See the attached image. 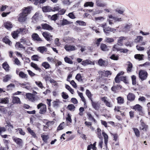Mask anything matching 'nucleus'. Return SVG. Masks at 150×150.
I'll return each mask as SVG.
<instances>
[{
    "label": "nucleus",
    "instance_id": "obj_1",
    "mask_svg": "<svg viewBox=\"0 0 150 150\" xmlns=\"http://www.w3.org/2000/svg\"><path fill=\"white\" fill-rule=\"evenodd\" d=\"M32 9V7L30 6L24 8L23 9L22 13L20 14V16L18 18V21L20 22L25 21L27 19V16L30 13Z\"/></svg>",
    "mask_w": 150,
    "mask_h": 150
},
{
    "label": "nucleus",
    "instance_id": "obj_2",
    "mask_svg": "<svg viewBox=\"0 0 150 150\" xmlns=\"http://www.w3.org/2000/svg\"><path fill=\"white\" fill-rule=\"evenodd\" d=\"M122 20L121 18L113 16L112 15H109L108 16L107 21L110 25L114 24V23L120 22Z\"/></svg>",
    "mask_w": 150,
    "mask_h": 150
},
{
    "label": "nucleus",
    "instance_id": "obj_3",
    "mask_svg": "<svg viewBox=\"0 0 150 150\" xmlns=\"http://www.w3.org/2000/svg\"><path fill=\"white\" fill-rule=\"evenodd\" d=\"M100 26L103 29V31L105 34L108 35L109 34L110 31L114 33L116 31V29L108 26L107 27V24L106 23H103L100 25Z\"/></svg>",
    "mask_w": 150,
    "mask_h": 150
},
{
    "label": "nucleus",
    "instance_id": "obj_4",
    "mask_svg": "<svg viewBox=\"0 0 150 150\" xmlns=\"http://www.w3.org/2000/svg\"><path fill=\"white\" fill-rule=\"evenodd\" d=\"M148 75L147 72L144 70H141L139 72V77L142 81L146 79Z\"/></svg>",
    "mask_w": 150,
    "mask_h": 150
},
{
    "label": "nucleus",
    "instance_id": "obj_5",
    "mask_svg": "<svg viewBox=\"0 0 150 150\" xmlns=\"http://www.w3.org/2000/svg\"><path fill=\"white\" fill-rule=\"evenodd\" d=\"M38 109H40L39 113L41 114H44L45 113L46 110V106L42 103L39 104L37 106Z\"/></svg>",
    "mask_w": 150,
    "mask_h": 150
},
{
    "label": "nucleus",
    "instance_id": "obj_6",
    "mask_svg": "<svg viewBox=\"0 0 150 150\" xmlns=\"http://www.w3.org/2000/svg\"><path fill=\"white\" fill-rule=\"evenodd\" d=\"M132 26L131 24L129 23L125 24V26L122 28V31L126 33L129 31H130L132 28Z\"/></svg>",
    "mask_w": 150,
    "mask_h": 150
},
{
    "label": "nucleus",
    "instance_id": "obj_7",
    "mask_svg": "<svg viewBox=\"0 0 150 150\" xmlns=\"http://www.w3.org/2000/svg\"><path fill=\"white\" fill-rule=\"evenodd\" d=\"M42 35L43 37L46 39L48 41H50L52 40V36L51 35L50 33H48V32H44L42 33Z\"/></svg>",
    "mask_w": 150,
    "mask_h": 150
},
{
    "label": "nucleus",
    "instance_id": "obj_8",
    "mask_svg": "<svg viewBox=\"0 0 150 150\" xmlns=\"http://www.w3.org/2000/svg\"><path fill=\"white\" fill-rule=\"evenodd\" d=\"M140 123L141 125L140 127V129L144 131H146L148 128V125H146L142 120H140Z\"/></svg>",
    "mask_w": 150,
    "mask_h": 150
},
{
    "label": "nucleus",
    "instance_id": "obj_9",
    "mask_svg": "<svg viewBox=\"0 0 150 150\" xmlns=\"http://www.w3.org/2000/svg\"><path fill=\"white\" fill-rule=\"evenodd\" d=\"M41 16V15L39 13L36 12L32 17V21L34 23L37 22Z\"/></svg>",
    "mask_w": 150,
    "mask_h": 150
},
{
    "label": "nucleus",
    "instance_id": "obj_10",
    "mask_svg": "<svg viewBox=\"0 0 150 150\" xmlns=\"http://www.w3.org/2000/svg\"><path fill=\"white\" fill-rule=\"evenodd\" d=\"M26 96L27 98L31 102H33L36 100L35 96L31 93H27L26 94Z\"/></svg>",
    "mask_w": 150,
    "mask_h": 150
},
{
    "label": "nucleus",
    "instance_id": "obj_11",
    "mask_svg": "<svg viewBox=\"0 0 150 150\" xmlns=\"http://www.w3.org/2000/svg\"><path fill=\"white\" fill-rule=\"evenodd\" d=\"M12 139L13 141L19 146H22L23 144V141L22 139L16 137H13Z\"/></svg>",
    "mask_w": 150,
    "mask_h": 150
},
{
    "label": "nucleus",
    "instance_id": "obj_12",
    "mask_svg": "<svg viewBox=\"0 0 150 150\" xmlns=\"http://www.w3.org/2000/svg\"><path fill=\"white\" fill-rule=\"evenodd\" d=\"M94 62H92L89 59H86L85 60H83L82 61L81 64L83 66H86L89 64H93L94 65Z\"/></svg>",
    "mask_w": 150,
    "mask_h": 150
},
{
    "label": "nucleus",
    "instance_id": "obj_13",
    "mask_svg": "<svg viewBox=\"0 0 150 150\" xmlns=\"http://www.w3.org/2000/svg\"><path fill=\"white\" fill-rule=\"evenodd\" d=\"M12 102L13 104H21V102L19 98L17 96H13L12 97Z\"/></svg>",
    "mask_w": 150,
    "mask_h": 150
},
{
    "label": "nucleus",
    "instance_id": "obj_14",
    "mask_svg": "<svg viewBox=\"0 0 150 150\" xmlns=\"http://www.w3.org/2000/svg\"><path fill=\"white\" fill-rule=\"evenodd\" d=\"M91 104L93 107L96 110L99 109L100 105L98 102H93L92 100H91Z\"/></svg>",
    "mask_w": 150,
    "mask_h": 150
},
{
    "label": "nucleus",
    "instance_id": "obj_15",
    "mask_svg": "<svg viewBox=\"0 0 150 150\" xmlns=\"http://www.w3.org/2000/svg\"><path fill=\"white\" fill-rule=\"evenodd\" d=\"M126 39L127 38L125 37L121 36L119 37L118 39L117 44L120 46H122L123 41L126 40Z\"/></svg>",
    "mask_w": 150,
    "mask_h": 150
},
{
    "label": "nucleus",
    "instance_id": "obj_16",
    "mask_svg": "<svg viewBox=\"0 0 150 150\" xmlns=\"http://www.w3.org/2000/svg\"><path fill=\"white\" fill-rule=\"evenodd\" d=\"M64 48L65 50L68 51H73L76 49L75 46L68 45H66Z\"/></svg>",
    "mask_w": 150,
    "mask_h": 150
},
{
    "label": "nucleus",
    "instance_id": "obj_17",
    "mask_svg": "<svg viewBox=\"0 0 150 150\" xmlns=\"http://www.w3.org/2000/svg\"><path fill=\"white\" fill-rule=\"evenodd\" d=\"M41 26L42 28L44 29L49 30H52L53 29V28L51 26L47 23L42 24Z\"/></svg>",
    "mask_w": 150,
    "mask_h": 150
},
{
    "label": "nucleus",
    "instance_id": "obj_18",
    "mask_svg": "<svg viewBox=\"0 0 150 150\" xmlns=\"http://www.w3.org/2000/svg\"><path fill=\"white\" fill-rule=\"evenodd\" d=\"M20 42L23 44L26 45L28 46H30L31 44L29 41L25 38H22L20 39Z\"/></svg>",
    "mask_w": 150,
    "mask_h": 150
},
{
    "label": "nucleus",
    "instance_id": "obj_19",
    "mask_svg": "<svg viewBox=\"0 0 150 150\" xmlns=\"http://www.w3.org/2000/svg\"><path fill=\"white\" fill-rule=\"evenodd\" d=\"M101 100L105 103L106 106L108 107H111L112 106V105L107 100V98L104 97L101 98Z\"/></svg>",
    "mask_w": 150,
    "mask_h": 150
},
{
    "label": "nucleus",
    "instance_id": "obj_20",
    "mask_svg": "<svg viewBox=\"0 0 150 150\" xmlns=\"http://www.w3.org/2000/svg\"><path fill=\"white\" fill-rule=\"evenodd\" d=\"M127 98L128 100L132 101L134 100L135 96L132 93H129L127 95Z\"/></svg>",
    "mask_w": 150,
    "mask_h": 150
},
{
    "label": "nucleus",
    "instance_id": "obj_21",
    "mask_svg": "<svg viewBox=\"0 0 150 150\" xmlns=\"http://www.w3.org/2000/svg\"><path fill=\"white\" fill-rule=\"evenodd\" d=\"M98 64L100 66H105L108 64V62L106 61L103 60L102 59H100L98 60Z\"/></svg>",
    "mask_w": 150,
    "mask_h": 150
},
{
    "label": "nucleus",
    "instance_id": "obj_22",
    "mask_svg": "<svg viewBox=\"0 0 150 150\" xmlns=\"http://www.w3.org/2000/svg\"><path fill=\"white\" fill-rule=\"evenodd\" d=\"M53 107L56 108H58L60 105L61 102L58 99H56L53 102Z\"/></svg>",
    "mask_w": 150,
    "mask_h": 150
},
{
    "label": "nucleus",
    "instance_id": "obj_23",
    "mask_svg": "<svg viewBox=\"0 0 150 150\" xmlns=\"http://www.w3.org/2000/svg\"><path fill=\"white\" fill-rule=\"evenodd\" d=\"M20 33V31L19 29H18L17 30L14 31L11 33L12 37L14 39L17 38L18 36V34Z\"/></svg>",
    "mask_w": 150,
    "mask_h": 150
},
{
    "label": "nucleus",
    "instance_id": "obj_24",
    "mask_svg": "<svg viewBox=\"0 0 150 150\" xmlns=\"http://www.w3.org/2000/svg\"><path fill=\"white\" fill-rule=\"evenodd\" d=\"M132 108L136 111L137 110L138 112H142V108L139 105L136 104V105L134 106Z\"/></svg>",
    "mask_w": 150,
    "mask_h": 150
},
{
    "label": "nucleus",
    "instance_id": "obj_25",
    "mask_svg": "<svg viewBox=\"0 0 150 150\" xmlns=\"http://www.w3.org/2000/svg\"><path fill=\"white\" fill-rule=\"evenodd\" d=\"M32 38L33 39L38 41H42L41 39L39 37V35L37 33H33L32 35Z\"/></svg>",
    "mask_w": 150,
    "mask_h": 150
},
{
    "label": "nucleus",
    "instance_id": "obj_26",
    "mask_svg": "<svg viewBox=\"0 0 150 150\" xmlns=\"http://www.w3.org/2000/svg\"><path fill=\"white\" fill-rule=\"evenodd\" d=\"M97 6H98L104 7L106 6V4L101 1L97 0L96 1Z\"/></svg>",
    "mask_w": 150,
    "mask_h": 150
},
{
    "label": "nucleus",
    "instance_id": "obj_27",
    "mask_svg": "<svg viewBox=\"0 0 150 150\" xmlns=\"http://www.w3.org/2000/svg\"><path fill=\"white\" fill-rule=\"evenodd\" d=\"M100 48L103 51H105L109 50V47L104 44H102L101 45Z\"/></svg>",
    "mask_w": 150,
    "mask_h": 150
},
{
    "label": "nucleus",
    "instance_id": "obj_28",
    "mask_svg": "<svg viewBox=\"0 0 150 150\" xmlns=\"http://www.w3.org/2000/svg\"><path fill=\"white\" fill-rule=\"evenodd\" d=\"M144 56V55L143 54H137L134 55V57L137 59H138L139 60H143Z\"/></svg>",
    "mask_w": 150,
    "mask_h": 150
},
{
    "label": "nucleus",
    "instance_id": "obj_29",
    "mask_svg": "<svg viewBox=\"0 0 150 150\" xmlns=\"http://www.w3.org/2000/svg\"><path fill=\"white\" fill-rule=\"evenodd\" d=\"M27 129L29 133L34 138H37L36 134L34 132V131L32 130L30 127L27 128Z\"/></svg>",
    "mask_w": 150,
    "mask_h": 150
},
{
    "label": "nucleus",
    "instance_id": "obj_30",
    "mask_svg": "<svg viewBox=\"0 0 150 150\" xmlns=\"http://www.w3.org/2000/svg\"><path fill=\"white\" fill-rule=\"evenodd\" d=\"M38 50L41 53H43L44 52L47 51V49L45 47H40L38 48Z\"/></svg>",
    "mask_w": 150,
    "mask_h": 150
},
{
    "label": "nucleus",
    "instance_id": "obj_31",
    "mask_svg": "<svg viewBox=\"0 0 150 150\" xmlns=\"http://www.w3.org/2000/svg\"><path fill=\"white\" fill-rule=\"evenodd\" d=\"M15 47L16 48H20L23 49L24 50H25V47L22 44H21L20 42H19L16 43Z\"/></svg>",
    "mask_w": 150,
    "mask_h": 150
},
{
    "label": "nucleus",
    "instance_id": "obj_32",
    "mask_svg": "<svg viewBox=\"0 0 150 150\" xmlns=\"http://www.w3.org/2000/svg\"><path fill=\"white\" fill-rule=\"evenodd\" d=\"M3 41L6 44H8L9 45L11 46L12 44L11 42L8 38L7 37H5L3 39Z\"/></svg>",
    "mask_w": 150,
    "mask_h": 150
},
{
    "label": "nucleus",
    "instance_id": "obj_33",
    "mask_svg": "<svg viewBox=\"0 0 150 150\" xmlns=\"http://www.w3.org/2000/svg\"><path fill=\"white\" fill-rule=\"evenodd\" d=\"M9 102L8 98H2L0 99V103L2 104H7Z\"/></svg>",
    "mask_w": 150,
    "mask_h": 150
},
{
    "label": "nucleus",
    "instance_id": "obj_34",
    "mask_svg": "<svg viewBox=\"0 0 150 150\" xmlns=\"http://www.w3.org/2000/svg\"><path fill=\"white\" fill-rule=\"evenodd\" d=\"M127 63V72L129 73L132 71V64L129 62H128Z\"/></svg>",
    "mask_w": 150,
    "mask_h": 150
},
{
    "label": "nucleus",
    "instance_id": "obj_35",
    "mask_svg": "<svg viewBox=\"0 0 150 150\" xmlns=\"http://www.w3.org/2000/svg\"><path fill=\"white\" fill-rule=\"evenodd\" d=\"M143 38V37L141 36H139L137 37L136 38L134 39V42L136 43L140 42H141L142 41Z\"/></svg>",
    "mask_w": 150,
    "mask_h": 150
},
{
    "label": "nucleus",
    "instance_id": "obj_36",
    "mask_svg": "<svg viewBox=\"0 0 150 150\" xmlns=\"http://www.w3.org/2000/svg\"><path fill=\"white\" fill-rule=\"evenodd\" d=\"M21 85L22 87L28 90L30 89L31 88V86L29 83H27L26 84L23 83L21 84Z\"/></svg>",
    "mask_w": 150,
    "mask_h": 150
},
{
    "label": "nucleus",
    "instance_id": "obj_37",
    "mask_svg": "<svg viewBox=\"0 0 150 150\" xmlns=\"http://www.w3.org/2000/svg\"><path fill=\"white\" fill-rule=\"evenodd\" d=\"M102 134L104 137L105 139V146H107L108 141V135L104 132H102Z\"/></svg>",
    "mask_w": 150,
    "mask_h": 150
},
{
    "label": "nucleus",
    "instance_id": "obj_38",
    "mask_svg": "<svg viewBox=\"0 0 150 150\" xmlns=\"http://www.w3.org/2000/svg\"><path fill=\"white\" fill-rule=\"evenodd\" d=\"M4 26L6 28L9 29L11 28L13 25L10 22H8L4 23Z\"/></svg>",
    "mask_w": 150,
    "mask_h": 150
},
{
    "label": "nucleus",
    "instance_id": "obj_39",
    "mask_svg": "<svg viewBox=\"0 0 150 150\" xmlns=\"http://www.w3.org/2000/svg\"><path fill=\"white\" fill-rule=\"evenodd\" d=\"M20 33H21L22 35L26 34L28 32L27 30L25 28H20L19 29Z\"/></svg>",
    "mask_w": 150,
    "mask_h": 150
},
{
    "label": "nucleus",
    "instance_id": "obj_40",
    "mask_svg": "<svg viewBox=\"0 0 150 150\" xmlns=\"http://www.w3.org/2000/svg\"><path fill=\"white\" fill-rule=\"evenodd\" d=\"M3 67L6 71H8L9 70V66L6 62H4L3 64Z\"/></svg>",
    "mask_w": 150,
    "mask_h": 150
},
{
    "label": "nucleus",
    "instance_id": "obj_41",
    "mask_svg": "<svg viewBox=\"0 0 150 150\" xmlns=\"http://www.w3.org/2000/svg\"><path fill=\"white\" fill-rule=\"evenodd\" d=\"M30 64L31 66L34 68L35 70L39 71H40L41 69L38 67L37 64L32 62H31Z\"/></svg>",
    "mask_w": 150,
    "mask_h": 150
},
{
    "label": "nucleus",
    "instance_id": "obj_42",
    "mask_svg": "<svg viewBox=\"0 0 150 150\" xmlns=\"http://www.w3.org/2000/svg\"><path fill=\"white\" fill-rule=\"evenodd\" d=\"M41 137L44 142L47 143V140L49 138V136L48 135L42 134Z\"/></svg>",
    "mask_w": 150,
    "mask_h": 150
},
{
    "label": "nucleus",
    "instance_id": "obj_43",
    "mask_svg": "<svg viewBox=\"0 0 150 150\" xmlns=\"http://www.w3.org/2000/svg\"><path fill=\"white\" fill-rule=\"evenodd\" d=\"M93 3L92 2H87L84 4V6L86 7L89 6L92 7L93 6Z\"/></svg>",
    "mask_w": 150,
    "mask_h": 150
},
{
    "label": "nucleus",
    "instance_id": "obj_44",
    "mask_svg": "<svg viewBox=\"0 0 150 150\" xmlns=\"http://www.w3.org/2000/svg\"><path fill=\"white\" fill-rule=\"evenodd\" d=\"M65 126V123L64 122H63L61 123L57 127V130H60L63 129Z\"/></svg>",
    "mask_w": 150,
    "mask_h": 150
},
{
    "label": "nucleus",
    "instance_id": "obj_45",
    "mask_svg": "<svg viewBox=\"0 0 150 150\" xmlns=\"http://www.w3.org/2000/svg\"><path fill=\"white\" fill-rule=\"evenodd\" d=\"M86 94L88 97V98L90 100H92V95L91 94V92L90 91L88 90L87 89L86 90Z\"/></svg>",
    "mask_w": 150,
    "mask_h": 150
},
{
    "label": "nucleus",
    "instance_id": "obj_46",
    "mask_svg": "<svg viewBox=\"0 0 150 150\" xmlns=\"http://www.w3.org/2000/svg\"><path fill=\"white\" fill-rule=\"evenodd\" d=\"M42 65L46 69H49L50 67V64L47 62H43L42 63Z\"/></svg>",
    "mask_w": 150,
    "mask_h": 150
},
{
    "label": "nucleus",
    "instance_id": "obj_47",
    "mask_svg": "<svg viewBox=\"0 0 150 150\" xmlns=\"http://www.w3.org/2000/svg\"><path fill=\"white\" fill-rule=\"evenodd\" d=\"M19 75L20 77L23 79H25L27 78V75L22 71H20L19 72Z\"/></svg>",
    "mask_w": 150,
    "mask_h": 150
},
{
    "label": "nucleus",
    "instance_id": "obj_48",
    "mask_svg": "<svg viewBox=\"0 0 150 150\" xmlns=\"http://www.w3.org/2000/svg\"><path fill=\"white\" fill-rule=\"evenodd\" d=\"M70 24V22L65 19H63L62 21L61 24L62 25H65Z\"/></svg>",
    "mask_w": 150,
    "mask_h": 150
},
{
    "label": "nucleus",
    "instance_id": "obj_49",
    "mask_svg": "<svg viewBox=\"0 0 150 150\" xmlns=\"http://www.w3.org/2000/svg\"><path fill=\"white\" fill-rule=\"evenodd\" d=\"M35 83L40 88L42 89L43 88H45L43 86L42 83L40 81H35Z\"/></svg>",
    "mask_w": 150,
    "mask_h": 150
},
{
    "label": "nucleus",
    "instance_id": "obj_50",
    "mask_svg": "<svg viewBox=\"0 0 150 150\" xmlns=\"http://www.w3.org/2000/svg\"><path fill=\"white\" fill-rule=\"evenodd\" d=\"M105 40V41L108 43H111L114 41V40L112 38L106 37Z\"/></svg>",
    "mask_w": 150,
    "mask_h": 150
},
{
    "label": "nucleus",
    "instance_id": "obj_51",
    "mask_svg": "<svg viewBox=\"0 0 150 150\" xmlns=\"http://www.w3.org/2000/svg\"><path fill=\"white\" fill-rule=\"evenodd\" d=\"M65 88H66L72 94H73L74 93V91L73 89L68 85L67 84H65Z\"/></svg>",
    "mask_w": 150,
    "mask_h": 150
},
{
    "label": "nucleus",
    "instance_id": "obj_52",
    "mask_svg": "<svg viewBox=\"0 0 150 150\" xmlns=\"http://www.w3.org/2000/svg\"><path fill=\"white\" fill-rule=\"evenodd\" d=\"M64 60L65 62L70 64H73V62L71 60V59L68 57H65Z\"/></svg>",
    "mask_w": 150,
    "mask_h": 150
},
{
    "label": "nucleus",
    "instance_id": "obj_53",
    "mask_svg": "<svg viewBox=\"0 0 150 150\" xmlns=\"http://www.w3.org/2000/svg\"><path fill=\"white\" fill-rule=\"evenodd\" d=\"M97 134L98 135V137L100 139L102 138L101 136V130L99 128H98L97 129Z\"/></svg>",
    "mask_w": 150,
    "mask_h": 150
},
{
    "label": "nucleus",
    "instance_id": "obj_54",
    "mask_svg": "<svg viewBox=\"0 0 150 150\" xmlns=\"http://www.w3.org/2000/svg\"><path fill=\"white\" fill-rule=\"evenodd\" d=\"M51 9L49 6H44L42 8L43 11L44 12L50 11Z\"/></svg>",
    "mask_w": 150,
    "mask_h": 150
},
{
    "label": "nucleus",
    "instance_id": "obj_55",
    "mask_svg": "<svg viewBox=\"0 0 150 150\" xmlns=\"http://www.w3.org/2000/svg\"><path fill=\"white\" fill-rule=\"evenodd\" d=\"M11 76L10 75H7L5 76L4 77V79H3L4 81L5 82H6L9 81L10 78Z\"/></svg>",
    "mask_w": 150,
    "mask_h": 150
},
{
    "label": "nucleus",
    "instance_id": "obj_56",
    "mask_svg": "<svg viewBox=\"0 0 150 150\" xmlns=\"http://www.w3.org/2000/svg\"><path fill=\"white\" fill-rule=\"evenodd\" d=\"M47 59L48 61L52 63L55 62L57 61L56 59H55L54 58H53V57H48L47 58Z\"/></svg>",
    "mask_w": 150,
    "mask_h": 150
},
{
    "label": "nucleus",
    "instance_id": "obj_57",
    "mask_svg": "<svg viewBox=\"0 0 150 150\" xmlns=\"http://www.w3.org/2000/svg\"><path fill=\"white\" fill-rule=\"evenodd\" d=\"M117 102L119 103H124V99L121 97H119L117 98Z\"/></svg>",
    "mask_w": 150,
    "mask_h": 150
},
{
    "label": "nucleus",
    "instance_id": "obj_58",
    "mask_svg": "<svg viewBox=\"0 0 150 150\" xmlns=\"http://www.w3.org/2000/svg\"><path fill=\"white\" fill-rule=\"evenodd\" d=\"M103 12V11L100 10H98L93 11L92 13V15L94 16L96 14H99L102 13Z\"/></svg>",
    "mask_w": 150,
    "mask_h": 150
},
{
    "label": "nucleus",
    "instance_id": "obj_59",
    "mask_svg": "<svg viewBox=\"0 0 150 150\" xmlns=\"http://www.w3.org/2000/svg\"><path fill=\"white\" fill-rule=\"evenodd\" d=\"M118 45V44L115 45L113 46L112 49L114 51H119L120 48L119 47Z\"/></svg>",
    "mask_w": 150,
    "mask_h": 150
},
{
    "label": "nucleus",
    "instance_id": "obj_60",
    "mask_svg": "<svg viewBox=\"0 0 150 150\" xmlns=\"http://www.w3.org/2000/svg\"><path fill=\"white\" fill-rule=\"evenodd\" d=\"M133 129L137 137H139L140 135L139 130L137 128H134Z\"/></svg>",
    "mask_w": 150,
    "mask_h": 150
},
{
    "label": "nucleus",
    "instance_id": "obj_61",
    "mask_svg": "<svg viewBox=\"0 0 150 150\" xmlns=\"http://www.w3.org/2000/svg\"><path fill=\"white\" fill-rule=\"evenodd\" d=\"M75 78L76 79L79 81H82V77L81 75L79 74H77L76 75Z\"/></svg>",
    "mask_w": 150,
    "mask_h": 150
},
{
    "label": "nucleus",
    "instance_id": "obj_62",
    "mask_svg": "<svg viewBox=\"0 0 150 150\" xmlns=\"http://www.w3.org/2000/svg\"><path fill=\"white\" fill-rule=\"evenodd\" d=\"M58 14H57L52 15L51 17V19L52 20L55 21L57 19L58 17Z\"/></svg>",
    "mask_w": 150,
    "mask_h": 150
},
{
    "label": "nucleus",
    "instance_id": "obj_63",
    "mask_svg": "<svg viewBox=\"0 0 150 150\" xmlns=\"http://www.w3.org/2000/svg\"><path fill=\"white\" fill-rule=\"evenodd\" d=\"M19 131V133L21 135H24L25 134V132L23 131L22 129L21 128H18L17 129Z\"/></svg>",
    "mask_w": 150,
    "mask_h": 150
},
{
    "label": "nucleus",
    "instance_id": "obj_64",
    "mask_svg": "<svg viewBox=\"0 0 150 150\" xmlns=\"http://www.w3.org/2000/svg\"><path fill=\"white\" fill-rule=\"evenodd\" d=\"M32 59L34 61H38L39 58L38 56L37 55H34L32 57Z\"/></svg>",
    "mask_w": 150,
    "mask_h": 150
}]
</instances>
